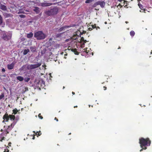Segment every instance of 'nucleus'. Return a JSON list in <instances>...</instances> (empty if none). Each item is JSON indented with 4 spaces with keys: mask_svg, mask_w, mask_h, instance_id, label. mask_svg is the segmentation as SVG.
Returning <instances> with one entry per match:
<instances>
[{
    "mask_svg": "<svg viewBox=\"0 0 152 152\" xmlns=\"http://www.w3.org/2000/svg\"><path fill=\"white\" fill-rule=\"evenodd\" d=\"M143 149H143L142 148V149H141V150H140V152H141V151H142L143 150Z\"/></svg>",
    "mask_w": 152,
    "mask_h": 152,
    "instance_id": "obj_46",
    "label": "nucleus"
},
{
    "mask_svg": "<svg viewBox=\"0 0 152 152\" xmlns=\"http://www.w3.org/2000/svg\"><path fill=\"white\" fill-rule=\"evenodd\" d=\"M9 118L11 120V121L13 120L14 121H14V120L15 119V115H9Z\"/></svg>",
    "mask_w": 152,
    "mask_h": 152,
    "instance_id": "obj_18",
    "label": "nucleus"
},
{
    "mask_svg": "<svg viewBox=\"0 0 152 152\" xmlns=\"http://www.w3.org/2000/svg\"><path fill=\"white\" fill-rule=\"evenodd\" d=\"M103 88H104V90H105L107 89V87L104 86Z\"/></svg>",
    "mask_w": 152,
    "mask_h": 152,
    "instance_id": "obj_43",
    "label": "nucleus"
},
{
    "mask_svg": "<svg viewBox=\"0 0 152 152\" xmlns=\"http://www.w3.org/2000/svg\"><path fill=\"white\" fill-rule=\"evenodd\" d=\"M11 37V36L10 34L7 35L6 34H4L2 37L3 39L4 40L6 41L10 39Z\"/></svg>",
    "mask_w": 152,
    "mask_h": 152,
    "instance_id": "obj_7",
    "label": "nucleus"
},
{
    "mask_svg": "<svg viewBox=\"0 0 152 152\" xmlns=\"http://www.w3.org/2000/svg\"><path fill=\"white\" fill-rule=\"evenodd\" d=\"M2 23V18L1 15H0V25H1Z\"/></svg>",
    "mask_w": 152,
    "mask_h": 152,
    "instance_id": "obj_33",
    "label": "nucleus"
},
{
    "mask_svg": "<svg viewBox=\"0 0 152 152\" xmlns=\"http://www.w3.org/2000/svg\"><path fill=\"white\" fill-rule=\"evenodd\" d=\"M1 71H2V72H5V70L4 68H3L2 69Z\"/></svg>",
    "mask_w": 152,
    "mask_h": 152,
    "instance_id": "obj_40",
    "label": "nucleus"
},
{
    "mask_svg": "<svg viewBox=\"0 0 152 152\" xmlns=\"http://www.w3.org/2000/svg\"><path fill=\"white\" fill-rule=\"evenodd\" d=\"M62 34H63V33H59V34H56V38H61L62 37L61 35Z\"/></svg>",
    "mask_w": 152,
    "mask_h": 152,
    "instance_id": "obj_24",
    "label": "nucleus"
},
{
    "mask_svg": "<svg viewBox=\"0 0 152 152\" xmlns=\"http://www.w3.org/2000/svg\"><path fill=\"white\" fill-rule=\"evenodd\" d=\"M19 16L21 18H25L26 17V15H20Z\"/></svg>",
    "mask_w": 152,
    "mask_h": 152,
    "instance_id": "obj_34",
    "label": "nucleus"
},
{
    "mask_svg": "<svg viewBox=\"0 0 152 152\" xmlns=\"http://www.w3.org/2000/svg\"><path fill=\"white\" fill-rule=\"evenodd\" d=\"M90 106H91V105H89V107H90Z\"/></svg>",
    "mask_w": 152,
    "mask_h": 152,
    "instance_id": "obj_54",
    "label": "nucleus"
},
{
    "mask_svg": "<svg viewBox=\"0 0 152 152\" xmlns=\"http://www.w3.org/2000/svg\"><path fill=\"white\" fill-rule=\"evenodd\" d=\"M152 53V50H151V54Z\"/></svg>",
    "mask_w": 152,
    "mask_h": 152,
    "instance_id": "obj_55",
    "label": "nucleus"
},
{
    "mask_svg": "<svg viewBox=\"0 0 152 152\" xmlns=\"http://www.w3.org/2000/svg\"><path fill=\"white\" fill-rule=\"evenodd\" d=\"M77 107V106H74V108H75L76 107Z\"/></svg>",
    "mask_w": 152,
    "mask_h": 152,
    "instance_id": "obj_47",
    "label": "nucleus"
},
{
    "mask_svg": "<svg viewBox=\"0 0 152 152\" xmlns=\"http://www.w3.org/2000/svg\"><path fill=\"white\" fill-rule=\"evenodd\" d=\"M124 7L126 8H128V5L127 4H126V5H125V6H124Z\"/></svg>",
    "mask_w": 152,
    "mask_h": 152,
    "instance_id": "obj_44",
    "label": "nucleus"
},
{
    "mask_svg": "<svg viewBox=\"0 0 152 152\" xmlns=\"http://www.w3.org/2000/svg\"><path fill=\"white\" fill-rule=\"evenodd\" d=\"M3 131V130L2 129H1V132H2Z\"/></svg>",
    "mask_w": 152,
    "mask_h": 152,
    "instance_id": "obj_50",
    "label": "nucleus"
},
{
    "mask_svg": "<svg viewBox=\"0 0 152 152\" xmlns=\"http://www.w3.org/2000/svg\"><path fill=\"white\" fill-rule=\"evenodd\" d=\"M5 138L4 137H3L1 138V139L0 140V141L2 142L3 140H5Z\"/></svg>",
    "mask_w": 152,
    "mask_h": 152,
    "instance_id": "obj_38",
    "label": "nucleus"
},
{
    "mask_svg": "<svg viewBox=\"0 0 152 152\" xmlns=\"http://www.w3.org/2000/svg\"><path fill=\"white\" fill-rule=\"evenodd\" d=\"M31 51L33 52L36 51V48L35 47H31L30 48Z\"/></svg>",
    "mask_w": 152,
    "mask_h": 152,
    "instance_id": "obj_21",
    "label": "nucleus"
},
{
    "mask_svg": "<svg viewBox=\"0 0 152 152\" xmlns=\"http://www.w3.org/2000/svg\"><path fill=\"white\" fill-rule=\"evenodd\" d=\"M15 63L14 62L12 63L11 64L7 65V68L9 69H12L14 67Z\"/></svg>",
    "mask_w": 152,
    "mask_h": 152,
    "instance_id": "obj_12",
    "label": "nucleus"
},
{
    "mask_svg": "<svg viewBox=\"0 0 152 152\" xmlns=\"http://www.w3.org/2000/svg\"><path fill=\"white\" fill-rule=\"evenodd\" d=\"M118 1H120V2H121L122 1H124V5L125 4V3H126V4H128V1H125L124 0H118Z\"/></svg>",
    "mask_w": 152,
    "mask_h": 152,
    "instance_id": "obj_29",
    "label": "nucleus"
},
{
    "mask_svg": "<svg viewBox=\"0 0 152 152\" xmlns=\"http://www.w3.org/2000/svg\"><path fill=\"white\" fill-rule=\"evenodd\" d=\"M17 79L20 81H23L24 80L23 78L21 76H18L17 77Z\"/></svg>",
    "mask_w": 152,
    "mask_h": 152,
    "instance_id": "obj_19",
    "label": "nucleus"
},
{
    "mask_svg": "<svg viewBox=\"0 0 152 152\" xmlns=\"http://www.w3.org/2000/svg\"><path fill=\"white\" fill-rule=\"evenodd\" d=\"M33 10L36 12L37 14H39L40 11L39 8L36 7H34V9Z\"/></svg>",
    "mask_w": 152,
    "mask_h": 152,
    "instance_id": "obj_14",
    "label": "nucleus"
},
{
    "mask_svg": "<svg viewBox=\"0 0 152 152\" xmlns=\"http://www.w3.org/2000/svg\"><path fill=\"white\" fill-rule=\"evenodd\" d=\"M5 126H4V128H5Z\"/></svg>",
    "mask_w": 152,
    "mask_h": 152,
    "instance_id": "obj_58",
    "label": "nucleus"
},
{
    "mask_svg": "<svg viewBox=\"0 0 152 152\" xmlns=\"http://www.w3.org/2000/svg\"><path fill=\"white\" fill-rule=\"evenodd\" d=\"M42 64L41 62L36 64H29L27 65V68L28 70L33 69L39 67Z\"/></svg>",
    "mask_w": 152,
    "mask_h": 152,
    "instance_id": "obj_5",
    "label": "nucleus"
},
{
    "mask_svg": "<svg viewBox=\"0 0 152 152\" xmlns=\"http://www.w3.org/2000/svg\"><path fill=\"white\" fill-rule=\"evenodd\" d=\"M120 49V47L118 48V49Z\"/></svg>",
    "mask_w": 152,
    "mask_h": 152,
    "instance_id": "obj_53",
    "label": "nucleus"
},
{
    "mask_svg": "<svg viewBox=\"0 0 152 152\" xmlns=\"http://www.w3.org/2000/svg\"><path fill=\"white\" fill-rule=\"evenodd\" d=\"M35 137L34 136L32 138L33 139H34Z\"/></svg>",
    "mask_w": 152,
    "mask_h": 152,
    "instance_id": "obj_48",
    "label": "nucleus"
},
{
    "mask_svg": "<svg viewBox=\"0 0 152 152\" xmlns=\"http://www.w3.org/2000/svg\"><path fill=\"white\" fill-rule=\"evenodd\" d=\"M152 35V34H151Z\"/></svg>",
    "mask_w": 152,
    "mask_h": 152,
    "instance_id": "obj_60",
    "label": "nucleus"
},
{
    "mask_svg": "<svg viewBox=\"0 0 152 152\" xmlns=\"http://www.w3.org/2000/svg\"><path fill=\"white\" fill-rule=\"evenodd\" d=\"M82 51L84 53H85L86 54H88V52H89L88 50V51L86 50H85V49H84Z\"/></svg>",
    "mask_w": 152,
    "mask_h": 152,
    "instance_id": "obj_31",
    "label": "nucleus"
},
{
    "mask_svg": "<svg viewBox=\"0 0 152 152\" xmlns=\"http://www.w3.org/2000/svg\"><path fill=\"white\" fill-rule=\"evenodd\" d=\"M30 79V78L28 77H26L25 78L24 80L25 82H28L29 81Z\"/></svg>",
    "mask_w": 152,
    "mask_h": 152,
    "instance_id": "obj_30",
    "label": "nucleus"
},
{
    "mask_svg": "<svg viewBox=\"0 0 152 152\" xmlns=\"http://www.w3.org/2000/svg\"><path fill=\"white\" fill-rule=\"evenodd\" d=\"M71 134V133H70L69 134Z\"/></svg>",
    "mask_w": 152,
    "mask_h": 152,
    "instance_id": "obj_59",
    "label": "nucleus"
},
{
    "mask_svg": "<svg viewBox=\"0 0 152 152\" xmlns=\"http://www.w3.org/2000/svg\"><path fill=\"white\" fill-rule=\"evenodd\" d=\"M118 6H119L120 7V8H121L122 7V6L121 4H119Z\"/></svg>",
    "mask_w": 152,
    "mask_h": 152,
    "instance_id": "obj_41",
    "label": "nucleus"
},
{
    "mask_svg": "<svg viewBox=\"0 0 152 152\" xmlns=\"http://www.w3.org/2000/svg\"><path fill=\"white\" fill-rule=\"evenodd\" d=\"M139 140L141 148L144 149V150L146 149V146H150L151 144V141L148 138H144L141 137L139 139Z\"/></svg>",
    "mask_w": 152,
    "mask_h": 152,
    "instance_id": "obj_1",
    "label": "nucleus"
},
{
    "mask_svg": "<svg viewBox=\"0 0 152 152\" xmlns=\"http://www.w3.org/2000/svg\"><path fill=\"white\" fill-rule=\"evenodd\" d=\"M92 28L89 27L88 28V29L89 31H91L92 30V29H94L96 28V30L100 29V28L99 26H97L96 24H94V25L91 26Z\"/></svg>",
    "mask_w": 152,
    "mask_h": 152,
    "instance_id": "obj_9",
    "label": "nucleus"
},
{
    "mask_svg": "<svg viewBox=\"0 0 152 152\" xmlns=\"http://www.w3.org/2000/svg\"><path fill=\"white\" fill-rule=\"evenodd\" d=\"M98 4L100 5L101 7L103 8H104L105 5V3L104 1H98Z\"/></svg>",
    "mask_w": 152,
    "mask_h": 152,
    "instance_id": "obj_10",
    "label": "nucleus"
},
{
    "mask_svg": "<svg viewBox=\"0 0 152 152\" xmlns=\"http://www.w3.org/2000/svg\"><path fill=\"white\" fill-rule=\"evenodd\" d=\"M4 97V93H2L0 95V100L3 99Z\"/></svg>",
    "mask_w": 152,
    "mask_h": 152,
    "instance_id": "obj_27",
    "label": "nucleus"
},
{
    "mask_svg": "<svg viewBox=\"0 0 152 152\" xmlns=\"http://www.w3.org/2000/svg\"><path fill=\"white\" fill-rule=\"evenodd\" d=\"M125 23H128V22H127V21H126L125 22Z\"/></svg>",
    "mask_w": 152,
    "mask_h": 152,
    "instance_id": "obj_49",
    "label": "nucleus"
},
{
    "mask_svg": "<svg viewBox=\"0 0 152 152\" xmlns=\"http://www.w3.org/2000/svg\"><path fill=\"white\" fill-rule=\"evenodd\" d=\"M130 34L131 36L133 37L135 34V32L134 31H132L130 32Z\"/></svg>",
    "mask_w": 152,
    "mask_h": 152,
    "instance_id": "obj_28",
    "label": "nucleus"
},
{
    "mask_svg": "<svg viewBox=\"0 0 152 152\" xmlns=\"http://www.w3.org/2000/svg\"><path fill=\"white\" fill-rule=\"evenodd\" d=\"M67 54H66L65 55H66V56L67 55Z\"/></svg>",
    "mask_w": 152,
    "mask_h": 152,
    "instance_id": "obj_56",
    "label": "nucleus"
},
{
    "mask_svg": "<svg viewBox=\"0 0 152 152\" xmlns=\"http://www.w3.org/2000/svg\"><path fill=\"white\" fill-rule=\"evenodd\" d=\"M72 93L73 95H74L75 94V93L74 92H73V91L72 92Z\"/></svg>",
    "mask_w": 152,
    "mask_h": 152,
    "instance_id": "obj_45",
    "label": "nucleus"
},
{
    "mask_svg": "<svg viewBox=\"0 0 152 152\" xmlns=\"http://www.w3.org/2000/svg\"><path fill=\"white\" fill-rule=\"evenodd\" d=\"M12 111L13 112V113L15 115L17 113L18 111L17 109L15 108V109L13 110Z\"/></svg>",
    "mask_w": 152,
    "mask_h": 152,
    "instance_id": "obj_25",
    "label": "nucleus"
},
{
    "mask_svg": "<svg viewBox=\"0 0 152 152\" xmlns=\"http://www.w3.org/2000/svg\"><path fill=\"white\" fill-rule=\"evenodd\" d=\"M38 117L41 119H42L43 118V117L41 115V114L40 113L39 114Z\"/></svg>",
    "mask_w": 152,
    "mask_h": 152,
    "instance_id": "obj_35",
    "label": "nucleus"
},
{
    "mask_svg": "<svg viewBox=\"0 0 152 152\" xmlns=\"http://www.w3.org/2000/svg\"><path fill=\"white\" fill-rule=\"evenodd\" d=\"M65 88V87L64 86H63V89H64V88Z\"/></svg>",
    "mask_w": 152,
    "mask_h": 152,
    "instance_id": "obj_51",
    "label": "nucleus"
},
{
    "mask_svg": "<svg viewBox=\"0 0 152 152\" xmlns=\"http://www.w3.org/2000/svg\"><path fill=\"white\" fill-rule=\"evenodd\" d=\"M58 8L55 7L51 9L50 10L45 11V13L46 15L48 16H53L56 15L58 13Z\"/></svg>",
    "mask_w": 152,
    "mask_h": 152,
    "instance_id": "obj_2",
    "label": "nucleus"
},
{
    "mask_svg": "<svg viewBox=\"0 0 152 152\" xmlns=\"http://www.w3.org/2000/svg\"><path fill=\"white\" fill-rule=\"evenodd\" d=\"M52 5V3L44 2L41 3V6L42 7H48Z\"/></svg>",
    "mask_w": 152,
    "mask_h": 152,
    "instance_id": "obj_11",
    "label": "nucleus"
},
{
    "mask_svg": "<svg viewBox=\"0 0 152 152\" xmlns=\"http://www.w3.org/2000/svg\"><path fill=\"white\" fill-rule=\"evenodd\" d=\"M3 119H4V120L2 121L3 123L5 121H8L9 119L8 114L7 113H5L3 116Z\"/></svg>",
    "mask_w": 152,
    "mask_h": 152,
    "instance_id": "obj_6",
    "label": "nucleus"
},
{
    "mask_svg": "<svg viewBox=\"0 0 152 152\" xmlns=\"http://www.w3.org/2000/svg\"><path fill=\"white\" fill-rule=\"evenodd\" d=\"M30 51V50L29 49H25L24 50L23 52V54L24 55H26Z\"/></svg>",
    "mask_w": 152,
    "mask_h": 152,
    "instance_id": "obj_23",
    "label": "nucleus"
},
{
    "mask_svg": "<svg viewBox=\"0 0 152 152\" xmlns=\"http://www.w3.org/2000/svg\"><path fill=\"white\" fill-rule=\"evenodd\" d=\"M16 123V122L13 121L10 125L8 126L7 128L4 131V132L3 133V134H4V135L5 134L6 135L7 134H9V132L13 128Z\"/></svg>",
    "mask_w": 152,
    "mask_h": 152,
    "instance_id": "obj_4",
    "label": "nucleus"
},
{
    "mask_svg": "<svg viewBox=\"0 0 152 152\" xmlns=\"http://www.w3.org/2000/svg\"><path fill=\"white\" fill-rule=\"evenodd\" d=\"M41 83L42 84L44 85V81L42 80L41 81H41H39V82H38V87H41Z\"/></svg>",
    "mask_w": 152,
    "mask_h": 152,
    "instance_id": "obj_20",
    "label": "nucleus"
},
{
    "mask_svg": "<svg viewBox=\"0 0 152 152\" xmlns=\"http://www.w3.org/2000/svg\"><path fill=\"white\" fill-rule=\"evenodd\" d=\"M54 120H56L57 121H58V119L56 118V117H55L54 118Z\"/></svg>",
    "mask_w": 152,
    "mask_h": 152,
    "instance_id": "obj_42",
    "label": "nucleus"
},
{
    "mask_svg": "<svg viewBox=\"0 0 152 152\" xmlns=\"http://www.w3.org/2000/svg\"><path fill=\"white\" fill-rule=\"evenodd\" d=\"M40 132H37L36 134V135H37V137H38V136L40 135L41 134V133H40Z\"/></svg>",
    "mask_w": 152,
    "mask_h": 152,
    "instance_id": "obj_37",
    "label": "nucleus"
},
{
    "mask_svg": "<svg viewBox=\"0 0 152 152\" xmlns=\"http://www.w3.org/2000/svg\"><path fill=\"white\" fill-rule=\"evenodd\" d=\"M91 106L92 107H93V106L92 105Z\"/></svg>",
    "mask_w": 152,
    "mask_h": 152,
    "instance_id": "obj_57",
    "label": "nucleus"
},
{
    "mask_svg": "<svg viewBox=\"0 0 152 152\" xmlns=\"http://www.w3.org/2000/svg\"><path fill=\"white\" fill-rule=\"evenodd\" d=\"M34 37L38 40L45 39L46 37V34L42 31H38L35 32Z\"/></svg>",
    "mask_w": 152,
    "mask_h": 152,
    "instance_id": "obj_3",
    "label": "nucleus"
},
{
    "mask_svg": "<svg viewBox=\"0 0 152 152\" xmlns=\"http://www.w3.org/2000/svg\"><path fill=\"white\" fill-rule=\"evenodd\" d=\"M92 1V0H86L85 3H90Z\"/></svg>",
    "mask_w": 152,
    "mask_h": 152,
    "instance_id": "obj_32",
    "label": "nucleus"
},
{
    "mask_svg": "<svg viewBox=\"0 0 152 152\" xmlns=\"http://www.w3.org/2000/svg\"><path fill=\"white\" fill-rule=\"evenodd\" d=\"M21 13H23L24 12H20Z\"/></svg>",
    "mask_w": 152,
    "mask_h": 152,
    "instance_id": "obj_52",
    "label": "nucleus"
},
{
    "mask_svg": "<svg viewBox=\"0 0 152 152\" xmlns=\"http://www.w3.org/2000/svg\"><path fill=\"white\" fill-rule=\"evenodd\" d=\"M0 9L4 11H6L7 9L6 6L1 4L0 5Z\"/></svg>",
    "mask_w": 152,
    "mask_h": 152,
    "instance_id": "obj_15",
    "label": "nucleus"
},
{
    "mask_svg": "<svg viewBox=\"0 0 152 152\" xmlns=\"http://www.w3.org/2000/svg\"><path fill=\"white\" fill-rule=\"evenodd\" d=\"M33 35V34L31 32L30 33L27 34V37L28 38H31L32 37Z\"/></svg>",
    "mask_w": 152,
    "mask_h": 152,
    "instance_id": "obj_22",
    "label": "nucleus"
},
{
    "mask_svg": "<svg viewBox=\"0 0 152 152\" xmlns=\"http://www.w3.org/2000/svg\"><path fill=\"white\" fill-rule=\"evenodd\" d=\"M71 50L75 55H78L79 53L77 51V50L76 48H72L71 49Z\"/></svg>",
    "mask_w": 152,
    "mask_h": 152,
    "instance_id": "obj_17",
    "label": "nucleus"
},
{
    "mask_svg": "<svg viewBox=\"0 0 152 152\" xmlns=\"http://www.w3.org/2000/svg\"><path fill=\"white\" fill-rule=\"evenodd\" d=\"M86 32V31H83L82 32H80V35H82L83 34H85Z\"/></svg>",
    "mask_w": 152,
    "mask_h": 152,
    "instance_id": "obj_36",
    "label": "nucleus"
},
{
    "mask_svg": "<svg viewBox=\"0 0 152 152\" xmlns=\"http://www.w3.org/2000/svg\"><path fill=\"white\" fill-rule=\"evenodd\" d=\"M99 5L98 4V1L96 2L92 6V7H96L97 6Z\"/></svg>",
    "mask_w": 152,
    "mask_h": 152,
    "instance_id": "obj_26",
    "label": "nucleus"
},
{
    "mask_svg": "<svg viewBox=\"0 0 152 152\" xmlns=\"http://www.w3.org/2000/svg\"><path fill=\"white\" fill-rule=\"evenodd\" d=\"M9 150L8 149H7L6 150H5V151L4 152H9Z\"/></svg>",
    "mask_w": 152,
    "mask_h": 152,
    "instance_id": "obj_39",
    "label": "nucleus"
},
{
    "mask_svg": "<svg viewBox=\"0 0 152 152\" xmlns=\"http://www.w3.org/2000/svg\"><path fill=\"white\" fill-rule=\"evenodd\" d=\"M83 42V43L82 44L81 47L82 48H84V47L85 43H86L87 42V41L86 40L84 39V38L83 37H82L80 39V43H82Z\"/></svg>",
    "mask_w": 152,
    "mask_h": 152,
    "instance_id": "obj_8",
    "label": "nucleus"
},
{
    "mask_svg": "<svg viewBox=\"0 0 152 152\" xmlns=\"http://www.w3.org/2000/svg\"><path fill=\"white\" fill-rule=\"evenodd\" d=\"M69 27H70L69 26H62L58 29V31L59 32H60L63 31H64L65 28H69Z\"/></svg>",
    "mask_w": 152,
    "mask_h": 152,
    "instance_id": "obj_13",
    "label": "nucleus"
},
{
    "mask_svg": "<svg viewBox=\"0 0 152 152\" xmlns=\"http://www.w3.org/2000/svg\"><path fill=\"white\" fill-rule=\"evenodd\" d=\"M138 5L140 9L142 10V12H145L146 10L145 9L143 8V6L142 4L140 3H138Z\"/></svg>",
    "mask_w": 152,
    "mask_h": 152,
    "instance_id": "obj_16",
    "label": "nucleus"
}]
</instances>
